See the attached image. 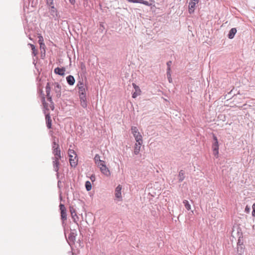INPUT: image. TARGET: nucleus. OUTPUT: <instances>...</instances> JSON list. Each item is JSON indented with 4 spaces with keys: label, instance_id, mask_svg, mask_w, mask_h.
Wrapping results in <instances>:
<instances>
[{
    "label": "nucleus",
    "instance_id": "obj_1",
    "mask_svg": "<svg viewBox=\"0 0 255 255\" xmlns=\"http://www.w3.org/2000/svg\"><path fill=\"white\" fill-rule=\"evenodd\" d=\"M78 90L81 105L83 108H86L87 107L86 92L88 91V87L86 86Z\"/></svg>",
    "mask_w": 255,
    "mask_h": 255
},
{
    "label": "nucleus",
    "instance_id": "obj_2",
    "mask_svg": "<svg viewBox=\"0 0 255 255\" xmlns=\"http://www.w3.org/2000/svg\"><path fill=\"white\" fill-rule=\"evenodd\" d=\"M68 154L70 157L69 162L70 165L72 167H75L78 163L76 152L73 149H69Z\"/></svg>",
    "mask_w": 255,
    "mask_h": 255
},
{
    "label": "nucleus",
    "instance_id": "obj_3",
    "mask_svg": "<svg viewBox=\"0 0 255 255\" xmlns=\"http://www.w3.org/2000/svg\"><path fill=\"white\" fill-rule=\"evenodd\" d=\"M131 133H132L136 142L138 144L142 143V137L140 133L138 132V130L136 127H131Z\"/></svg>",
    "mask_w": 255,
    "mask_h": 255
},
{
    "label": "nucleus",
    "instance_id": "obj_4",
    "mask_svg": "<svg viewBox=\"0 0 255 255\" xmlns=\"http://www.w3.org/2000/svg\"><path fill=\"white\" fill-rule=\"evenodd\" d=\"M213 140L214 142L212 144V148L213 152V154L216 158H217L218 157L219 154V144L217 137L215 135H213Z\"/></svg>",
    "mask_w": 255,
    "mask_h": 255
},
{
    "label": "nucleus",
    "instance_id": "obj_5",
    "mask_svg": "<svg viewBox=\"0 0 255 255\" xmlns=\"http://www.w3.org/2000/svg\"><path fill=\"white\" fill-rule=\"evenodd\" d=\"M59 208L60 210L61 219L63 226L65 224V222L67 220L66 209L64 205L61 203L59 205Z\"/></svg>",
    "mask_w": 255,
    "mask_h": 255
},
{
    "label": "nucleus",
    "instance_id": "obj_6",
    "mask_svg": "<svg viewBox=\"0 0 255 255\" xmlns=\"http://www.w3.org/2000/svg\"><path fill=\"white\" fill-rule=\"evenodd\" d=\"M98 167L100 168L101 172L104 174L105 176L109 177L111 175V172L109 168L106 166L105 162L104 164H101L98 165Z\"/></svg>",
    "mask_w": 255,
    "mask_h": 255
},
{
    "label": "nucleus",
    "instance_id": "obj_7",
    "mask_svg": "<svg viewBox=\"0 0 255 255\" xmlns=\"http://www.w3.org/2000/svg\"><path fill=\"white\" fill-rule=\"evenodd\" d=\"M53 85L54 86L53 91L56 94V97L57 98H59L61 95V86L58 83L56 82L53 83Z\"/></svg>",
    "mask_w": 255,
    "mask_h": 255
},
{
    "label": "nucleus",
    "instance_id": "obj_8",
    "mask_svg": "<svg viewBox=\"0 0 255 255\" xmlns=\"http://www.w3.org/2000/svg\"><path fill=\"white\" fill-rule=\"evenodd\" d=\"M51 87L50 83H47L46 86V92L47 100L50 103V104H53L52 96L50 95Z\"/></svg>",
    "mask_w": 255,
    "mask_h": 255
},
{
    "label": "nucleus",
    "instance_id": "obj_9",
    "mask_svg": "<svg viewBox=\"0 0 255 255\" xmlns=\"http://www.w3.org/2000/svg\"><path fill=\"white\" fill-rule=\"evenodd\" d=\"M122 186L121 185H119L115 189V197L116 198L119 199V201H121L122 199Z\"/></svg>",
    "mask_w": 255,
    "mask_h": 255
},
{
    "label": "nucleus",
    "instance_id": "obj_10",
    "mask_svg": "<svg viewBox=\"0 0 255 255\" xmlns=\"http://www.w3.org/2000/svg\"><path fill=\"white\" fill-rule=\"evenodd\" d=\"M52 164L53 167V170L54 171L57 172L56 175L57 178L59 177L58 170L59 169L60 162L58 160H53Z\"/></svg>",
    "mask_w": 255,
    "mask_h": 255
},
{
    "label": "nucleus",
    "instance_id": "obj_11",
    "mask_svg": "<svg viewBox=\"0 0 255 255\" xmlns=\"http://www.w3.org/2000/svg\"><path fill=\"white\" fill-rule=\"evenodd\" d=\"M132 86L135 89V92L132 94V97L133 98H135L138 95L140 94L141 90L139 87L135 84L132 83Z\"/></svg>",
    "mask_w": 255,
    "mask_h": 255
},
{
    "label": "nucleus",
    "instance_id": "obj_12",
    "mask_svg": "<svg viewBox=\"0 0 255 255\" xmlns=\"http://www.w3.org/2000/svg\"><path fill=\"white\" fill-rule=\"evenodd\" d=\"M76 236V231L74 230L73 231H71L68 236V240L71 242L72 244H74Z\"/></svg>",
    "mask_w": 255,
    "mask_h": 255
},
{
    "label": "nucleus",
    "instance_id": "obj_13",
    "mask_svg": "<svg viewBox=\"0 0 255 255\" xmlns=\"http://www.w3.org/2000/svg\"><path fill=\"white\" fill-rule=\"evenodd\" d=\"M45 120L46 126L48 129L52 128V120L51 119L49 114H47L45 115Z\"/></svg>",
    "mask_w": 255,
    "mask_h": 255
},
{
    "label": "nucleus",
    "instance_id": "obj_14",
    "mask_svg": "<svg viewBox=\"0 0 255 255\" xmlns=\"http://www.w3.org/2000/svg\"><path fill=\"white\" fill-rule=\"evenodd\" d=\"M65 68L64 67H57L54 69L55 73L60 76H64L65 74Z\"/></svg>",
    "mask_w": 255,
    "mask_h": 255
},
{
    "label": "nucleus",
    "instance_id": "obj_15",
    "mask_svg": "<svg viewBox=\"0 0 255 255\" xmlns=\"http://www.w3.org/2000/svg\"><path fill=\"white\" fill-rule=\"evenodd\" d=\"M66 81L68 84L70 86L73 85L75 82L74 77L72 75L68 76L66 77Z\"/></svg>",
    "mask_w": 255,
    "mask_h": 255
},
{
    "label": "nucleus",
    "instance_id": "obj_16",
    "mask_svg": "<svg viewBox=\"0 0 255 255\" xmlns=\"http://www.w3.org/2000/svg\"><path fill=\"white\" fill-rule=\"evenodd\" d=\"M49 10L51 16H57V10L54 5L50 6Z\"/></svg>",
    "mask_w": 255,
    "mask_h": 255
},
{
    "label": "nucleus",
    "instance_id": "obj_17",
    "mask_svg": "<svg viewBox=\"0 0 255 255\" xmlns=\"http://www.w3.org/2000/svg\"><path fill=\"white\" fill-rule=\"evenodd\" d=\"M94 159L95 163L97 165V166H98V165L100 164V163L104 164L105 162L104 161L100 159V156L98 154L95 155Z\"/></svg>",
    "mask_w": 255,
    "mask_h": 255
},
{
    "label": "nucleus",
    "instance_id": "obj_18",
    "mask_svg": "<svg viewBox=\"0 0 255 255\" xmlns=\"http://www.w3.org/2000/svg\"><path fill=\"white\" fill-rule=\"evenodd\" d=\"M237 33V29L236 28H232L230 31L228 35V37L230 39H233L236 33Z\"/></svg>",
    "mask_w": 255,
    "mask_h": 255
},
{
    "label": "nucleus",
    "instance_id": "obj_19",
    "mask_svg": "<svg viewBox=\"0 0 255 255\" xmlns=\"http://www.w3.org/2000/svg\"><path fill=\"white\" fill-rule=\"evenodd\" d=\"M142 144H138L137 142H136L134 145V153L135 155H137L140 150L141 145Z\"/></svg>",
    "mask_w": 255,
    "mask_h": 255
},
{
    "label": "nucleus",
    "instance_id": "obj_20",
    "mask_svg": "<svg viewBox=\"0 0 255 255\" xmlns=\"http://www.w3.org/2000/svg\"><path fill=\"white\" fill-rule=\"evenodd\" d=\"M185 178L184 171L183 170H181L178 174V182H181L183 181Z\"/></svg>",
    "mask_w": 255,
    "mask_h": 255
},
{
    "label": "nucleus",
    "instance_id": "obj_21",
    "mask_svg": "<svg viewBox=\"0 0 255 255\" xmlns=\"http://www.w3.org/2000/svg\"><path fill=\"white\" fill-rule=\"evenodd\" d=\"M52 153L54 155H58V154H61L59 145H57L56 147H54V149H52Z\"/></svg>",
    "mask_w": 255,
    "mask_h": 255
},
{
    "label": "nucleus",
    "instance_id": "obj_22",
    "mask_svg": "<svg viewBox=\"0 0 255 255\" xmlns=\"http://www.w3.org/2000/svg\"><path fill=\"white\" fill-rule=\"evenodd\" d=\"M196 3L195 2H190L189 4V12L191 14L194 11V8Z\"/></svg>",
    "mask_w": 255,
    "mask_h": 255
},
{
    "label": "nucleus",
    "instance_id": "obj_23",
    "mask_svg": "<svg viewBox=\"0 0 255 255\" xmlns=\"http://www.w3.org/2000/svg\"><path fill=\"white\" fill-rule=\"evenodd\" d=\"M41 102L44 110H48V104L45 101V97H43V98L41 99Z\"/></svg>",
    "mask_w": 255,
    "mask_h": 255
},
{
    "label": "nucleus",
    "instance_id": "obj_24",
    "mask_svg": "<svg viewBox=\"0 0 255 255\" xmlns=\"http://www.w3.org/2000/svg\"><path fill=\"white\" fill-rule=\"evenodd\" d=\"M87 86L86 84H84V82H83V80H79L77 84V85H76V88L77 89H79V88H82V87H84L85 86Z\"/></svg>",
    "mask_w": 255,
    "mask_h": 255
},
{
    "label": "nucleus",
    "instance_id": "obj_25",
    "mask_svg": "<svg viewBox=\"0 0 255 255\" xmlns=\"http://www.w3.org/2000/svg\"><path fill=\"white\" fill-rule=\"evenodd\" d=\"M85 187L87 191H89L92 189V185L91 182L89 181H87L85 182Z\"/></svg>",
    "mask_w": 255,
    "mask_h": 255
},
{
    "label": "nucleus",
    "instance_id": "obj_26",
    "mask_svg": "<svg viewBox=\"0 0 255 255\" xmlns=\"http://www.w3.org/2000/svg\"><path fill=\"white\" fill-rule=\"evenodd\" d=\"M183 203L184 204L185 208L187 210H190L191 209V206L187 200H184L183 202Z\"/></svg>",
    "mask_w": 255,
    "mask_h": 255
},
{
    "label": "nucleus",
    "instance_id": "obj_27",
    "mask_svg": "<svg viewBox=\"0 0 255 255\" xmlns=\"http://www.w3.org/2000/svg\"><path fill=\"white\" fill-rule=\"evenodd\" d=\"M71 217L73 219V222L75 223L77 225H78L77 222L79 220V217H78L77 214H75L74 215L71 216Z\"/></svg>",
    "mask_w": 255,
    "mask_h": 255
},
{
    "label": "nucleus",
    "instance_id": "obj_28",
    "mask_svg": "<svg viewBox=\"0 0 255 255\" xmlns=\"http://www.w3.org/2000/svg\"><path fill=\"white\" fill-rule=\"evenodd\" d=\"M69 211H70V212L71 213V216H73L75 214H76V210H75V208L73 207L70 206V207H69Z\"/></svg>",
    "mask_w": 255,
    "mask_h": 255
},
{
    "label": "nucleus",
    "instance_id": "obj_29",
    "mask_svg": "<svg viewBox=\"0 0 255 255\" xmlns=\"http://www.w3.org/2000/svg\"><path fill=\"white\" fill-rule=\"evenodd\" d=\"M38 92L39 96H40L41 99L43 98V97H45V95L43 93L42 89H39Z\"/></svg>",
    "mask_w": 255,
    "mask_h": 255
},
{
    "label": "nucleus",
    "instance_id": "obj_30",
    "mask_svg": "<svg viewBox=\"0 0 255 255\" xmlns=\"http://www.w3.org/2000/svg\"><path fill=\"white\" fill-rule=\"evenodd\" d=\"M140 3H142L144 5H148V6H150V5H152V3L151 2H149L148 1H146V0H141Z\"/></svg>",
    "mask_w": 255,
    "mask_h": 255
},
{
    "label": "nucleus",
    "instance_id": "obj_31",
    "mask_svg": "<svg viewBox=\"0 0 255 255\" xmlns=\"http://www.w3.org/2000/svg\"><path fill=\"white\" fill-rule=\"evenodd\" d=\"M61 154H58V155H54V157L52 158L53 160H59L61 158Z\"/></svg>",
    "mask_w": 255,
    "mask_h": 255
},
{
    "label": "nucleus",
    "instance_id": "obj_32",
    "mask_svg": "<svg viewBox=\"0 0 255 255\" xmlns=\"http://www.w3.org/2000/svg\"><path fill=\"white\" fill-rule=\"evenodd\" d=\"M55 138H56L55 137H54L53 138V141L52 142V149H54V147H56L57 145H59V144L55 141Z\"/></svg>",
    "mask_w": 255,
    "mask_h": 255
},
{
    "label": "nucleus",
    "instance_id": "obj_33",
    "mask_svg": "<svg viewBox=\"0 0 255 255\" xmlns=\"http://www.w3.org/2000/svg\"><path fill=\"white\" fill-rule=\"evenodd\" d=\"M46 3L49 6L54 5L53 0H46Z\"/></svg>",
    "mask_w": 255,
    "mask_h": 255
},
{
    "label": "nucleus",
    "instance_id": "obj_34",
    "mask_svg": "<svg viewBox=\"0 0 255 255\" xmlns=\"http://www.w3.org/2000/svg\"><path fill=\"white\" fill-rule=\"evenodd\" d=\"M129 2L133 3H141V0H128Z\"/></svg>",
    "mask_w": 255,
    "mask_h": 255
},
{
    "label": "nucleus",
    "instance_id": "obj_35",
    "mask_svg": "<svg viewBox=\"0 0 255 255\" xmlns=\"http://www.w3.org/2000/svg\"><path fill=\"white\" fill-rule=\"evenodd\" d=\"M253 212H252V216L253 217H255V203L253 205Z\"/></svg>",
    "mask_w": 255,
    "mask_h": 255
},
{
    "label": "nucleus",
    "instance_id": "obj_36",
    "mask_svg": "<svg viewBox=\"0 0 255 255\" xmlns=\"http://www.w3.org/2000/svg\"><path fill=\"white\" fill-rule=\"evenodd\" d=\"M32 53L33 56H35L37 54V50L35 48L34 49H32Z\"/></svg>",
    "mask_w": 255,
    "mask_h": 255
},
{
    "label": "nucleus",
    "instance_id": "obj_37",
    "mask_svg": "<svg viewBox=\"0 0 255 255\" xmlns=\"http://www.w3.org/2000/svg\"><path fill=\"white\" fill-rule=\"evenodd\" d=\"M171 61H169L167 62L166 64H167V68H170V66L171 65Z\"/></svg>",
    "mask_w": 255,
    "mask_h": 255
},
{
    "label": "nucleus",
    "instance_id": "obj_38",
    "mask_svg": "<svg viewBox=\"0 0 255 255\" xmlns=\"http://www.w3.org/2000/svg\"><path fill=\"white\" fill-rule=\"evenodd\" d=\"M168 81L169 83H171L172 81V78L171 77V75H169V76H167Z\"/></svg>",
    "mask_w": 255,
    "mask_h": 255
},
{
    "label": "nucleus",
    "instance_id": "obj_39",
    "mask_svg": "<svg viewBox=\"0 0 255 255\" xmlns=\"http://www.w3.org/2000/svg\"><path fill=\"white\" fill-rule=\"evenodd\" d=\"M90 179H91V181H92V182L94 181L95 180V179H96V178H95V176L94 175H92L91 176Z\"/></svg>",
    "mask_w": 255,
    "mask_h": 255
},
{
    "label": "nucleus",
    "instance_id": "obj_40",
    "mask_svg": "<svg viewBox=\"0 0 255 255\" xmlns=\"http://www.w3.org/2000/svg\"><path fill=\"white\" fill-rule=\"evenodd\" d=\"M170 74V68L167 69V76H169Z\"/></svg>",
    "mask_w": 255,
    "mask_h": 255
},
{
    "label": "nucleus",
    "instance_id": "obj_41",
    "mask_svg": "<svg viewBox=\"0 0 255 255\" xmlns=\"http://www.w3.org/2000/svg\"><path fill=\"white\" fill-rule=\"evenodd\" d=\"M81 69H82V70H83V71H84H84H85V70H86V67H85V65H84V64H82L81 65Z\"/></svg>",
    "mask_w": 255,
    "mask_h": 255
},
{
    "label": "nucleus",
    "instance_id": "obj_42",
    "mask_svg": "<svg viewBox=\"0 0 255 255\" xmlns=\"http://www.w3.org/2000/svg\"><path fill=\"white\" fill-rule=\"evenodd\" d=\"M28 45L30 46V47L31 48V50L32 49H34L35 48V46L33 44H30L29 43V44H28Z\"/></svg>",
    "mask_w": 255,
    "mask_h": 255
},
{
    "label": "nucleus",
    "instance_id": "obj_43",
    "mask_svg": "<svg viewBox=\"0 0 255 255\" xmlns=\"http://www.w3.org/2000/svg\"><path fill=\"white\" fill-rule=\"evenodd\" d=\"M70 2L72 4H74L75 2V0H69Z\"/></svg>",
    "mask_w": 255,
    "mask_h": 255
},
{
    "label": "nucleus",
    "instance_id": "obj_44",
    "mask_svg": "<svg viewBox=\"0 0 255 255\" xmlns=\"http://www.w3.org/2000/svg\"><path fill=\"white\" fill-rule=\"evenodd\" d=\"M50 108L52 110H54V103H53V104H50Z\"/></svg>",
    "mask_w": 255,
    "mask_h": 255
},
{
    "label": "nucleus",
    "instance_id": "obj_45",
    "mask_svg": "<svg viewBox=\"0 0 255 255\" xmlns=\"http://www.w3.org/2000/svg\"><path fill=\"white\" fill-rule=\"evenodd\" d=\"M38 37H39V41H40L41 40H42V41H43V37H42V36H41V35H40V36H39Z\"/></svg>",
    "mask_w": 255,
    "mask_h": 255
},
{
    "label": "nucleus",
    "instance_id": "obj_46",
    "mask_svg": "<svg viewBox=\"0 0 255 255\" xmlns=\"http://www.w3.org/2000/svg\"><path fill=\"white\" fill-rule=\"evenodd\" d=\"M195 2V3H197L199 1V0H191V2Z\"/></svg>",
    "mask_w": 255,
    "mask_h": 255
},
{
    "label": "nucleus",
    "instance_id": "obj_47",
    "mask_svg": "<svg viewBox=\"0 0 255 255\" xmlns=\"http://www.w3.org/2000/svg\"><path fill=\"white\" fill-rule=\"evenodd\" d=\"M60 183H61V181H58V187H59Z\"/></svg>",
    "mask_w": 255,
    "mask_h": 255
},
{
    "label": "nucleus",
    "instance_id": "obj_48",
    "mask_svg": "<svg viewBox=\"0 0 255 255\" xmlns=\"http://www.w3.org/2000/svg\"><path fill=\"white\" fill-rule=\"evenodd\" d=\"M245 210H249V208H248V209H247V207H246V208H245Z\"/></svg>",
    "mask_w": 255,
    "mask_h": 255
},
{
    "label": "nucleus",
    "instance_id": "obj_49",
    "mask_svg": "<svg viewBox=\"0 0 255 255\" xmlns=\"http://www.w3.org/2000/svg\"><path fill=\"white\" fill-rule=\"evenodd\" d=\"M245 210H249V208H248V209H247V207H246V208H245Z\"/></svg>",
    "mask_w": 255,
    "mask_h": 255
},
{
    "label": "nucleus",
    "instance_id": "obj_50",
    "mask_svg": "<svg viewBox=\"0 0 255 255\" xmlns=\"http://www.w3.org/2000/svg\"><path fill=\"white\" fill-rule=\"evenodd\" d=\"M245 210H249V208H248V209H247V207H246V208H245Z\"/></svg>",
    "mask_w": 255,
    "mask_h": 255
},
{
    "label": "nucleus",
    "instance_id": "obj_51",
    "mask_svg": "<svg viewBox=\"0 0 255 255\" xmlns=\"http://www.w3.org/2000/svg\"><path fill=\"white\" fill-rule=\"evenodd\" d=\"M40 47H42V45H42V44H41V43H40Z\"/></svg>",
    "mask_w": 255,
    "mask_h": 255
}]
</instances>
